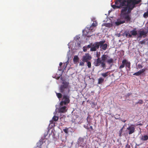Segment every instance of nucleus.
Wrapping results in <instances>:
<instances>
[{
  "label": "nucleus",
  "instance_id": "1",
  "mask_svg": "<svg viewBox=\"0 0 148 148\" xmlns=\"http://www.w3.org/2000/svg\"><path fill=\"white\" fill-rule=\"evenodd\" d=\"M141 1V0H126L127 6L121 10V13L125 12L127 10L128 13H130L132 10L135 7V5L138 4Z\"/></svg>",
  "mask_w": 148,
  "mask_h": 148
},
{
  "label": "nucleus",
  "instance_id": "2",
  "mask_svg": "<svg viewBox=\"0 0 148 148\" xmlns=\"http://www.w3.org/2000/svg\"><path fill=\"white\" fill-rule=\"evenodd\" d=\"M115 5H111L112 7L114 9L121 8H123V7L125 6V7L127 6L126 0H116L115 1Z\"/></svg>",
  "mask_w": 148,
  "mask_h": 148
},
{
  "label": "nucleus",
  "instance_id": "3",
  "mask_svg": "<svg viewBox=\"0 0 148 148\" xmlns=\"http://www.w3.org/2000/svg\"><path fill=\"white\" fill-rule=\"evenodd\" d=\"M69 102H60L59 107L58 106L56 105V107L58 109V112L64 113L67 110L66 105H67Z\"/></svg>",
  "mask_w": 148,
  "mask_h": 148
},
{
  "label": "nucleus",
  "instance_id": "4",
  "mask_svg": "<svg viewBox=\"0 0 148 148\" xmlns=\"http://www.w3.org/2000/svg\"><path fill=\"white\" fill-rule=\"evenodd\" d=\"M62 85L60 88V92L62 93L67 92L69 93L70 90L69 88V83L67 82H63Z\"/></svg>",
  "mask_w": 148,
  "mask_h": 148
},
{
  "label": "nucleus",
  "instance_id": "5",
  "mask_svg": "<svg viewBox=\"0 0 148 148\" xmlns=\"http://www.w3.org/2000/svg\"><path fill=\"white\" fill-rule=\"evenodd\" d=\"M94 65L96 66H100L101 67L104 68L106 67V63H104L100 58H98L94 62Z\"/></svg>",
  "mask_w": 148,
  "mask_h": 148
},
{
  "label": "nucleus",
  "instance_id": "6",
  "mask_svg": "<svg viewBox=\"0 0 148 148\" xmlns=\"http://www.w3.org/2000/svg\"><path fill=\"white\" fill-rule=\"evenodd\" d=\"M138 38H141L143 37L145 38L147 36V34L148 33V29L145 28L144 29L140 30L139 31Z\"/></svg>",
  "mask_w": 148,
  "mask_h": 148
},
{
  "label": "nucleus",
  "instance_id": "7",
  "mask_svg": "<svg viewBox=\"0 0 148 148\" xmlns=\"http://www.w3.org/2000/svg\"><path fill=\"white\" fill-rule=\"evenodd\" d=\"M100 47L99 41L95 42L93 44L92 43V47L90 49V51H95L98 49Z\"/></svg>",
  "mask_w": 148,
  "mask_h": 148
},
{
  "label": "nucleus",
  "instance_id": "8",
  "mask_svg": "<svg viewBox=\"0 0 148 148\" xmlns=\"http://www.w3.org/2000/svg\"><path fill=\"white\" fill-rule=\"evenodd\" d=\"M105 40L99 41L100 47L102 50L105 51L107 48L108 45L106 43L105 44Z\"/></svg>",
  "mask_w": 148,
  "mask_h": 148
},
{
  "label": "nucleus",
  "instance_id": "9",
  "mask_svg": "<svg viewBox=\"0 0 148 148\" xmlns=\"http://www.w3.org/2000/svg\"><path fill=\"white\" fill-rule=\"evenodd\" d=\"M130 13H128L127 11V13H125L123 15V18L125 20V21H126V23H130V22L131 18L128 14Z\"/></svg>",
  "mask_w": 148,
  "mask_h": 148
},
{
  "label": "nucleus",
  "instance_id": "10",
  "mask_svg": "<svg viewBox=\"0 0 148 148\" xmlns=\"http://www.w3.org/2000/svg\"><path fill=\"white\" fill-rule=\"evenodd\" d=\"M92 57L88 53H86L85 55L83 56L82 58V61L85 62H88L91 60Z\"/></svg>",
  "mask_w": 148,
  "mask_h": 148
},
{
  "label": "nucleus",
  "instance_id": "11",
  "mask_svg": "<svg viewBox=\"0 0 148 148\" xmlns=\"http://www.w3.org/2000/svg\"><path fill=\"white\" fill-rule=\"evenodd\" d=\"M78 144L82 147H84L86 144V142L84 141V138L82 137H79L78 140Z\"/></svg>",
  "mask_w": 148,
  "mask_h": 148
},
{
  "label": "nucleus",
  "instance_id": "12",
  "mask_svg": "<svg viewBox=\"0 0 148 148\" xmlns=\"http://www.w3.org/2000/svg\"><path fill=\"white\" fill-rule=\"evenodd\" d=\"M70 101L69 95L65 94L62 96V101L60 102H70Z\"/></svg>",
  "mask_w": 148,
  "mask_h": 148
},
{
  "label": "nucleus",
  "instance_id": "13",
  "mask_svg": "<svg viewBox=\"0 0 148 148\" xmlns=\"http://www.w3.org/2000/svg\"><path fill=\"white\" fill-rule=\"evenodd\" d=\"M127 129L128 130V133L129 134H132L135 131V128L133 126H130Z\"/></svg>",
  "mask_w": 148,
  "mask_h": 148
},
{
  "label": "nucleus",
  "instance_id": "14",
  "mask_svg": "<svg viewBox=\"0 0 148 148\" xmlns=\"http://www.w3.org/2000/svg\"><path fill=\"white\" fill-rule=\"evenodd\" d=\"M146 70V68L142 69L141 70H139L137 72L134 73L133 75L137 76H139L142 73H143Z\"/></svg>",
  "mask_w": 148,
  "mask_h": 148
},
{
  "label": "nucleus",
  "instance_id": "15",
  "mask_svg": "<svg viewBox=\"0 0 148 148\" xmlns=\"http://www.w3.org/2000/svg\"><path fill=\"white\" fill-rule=\"evenodd\" d=\"M108 57V56L106 55L103 54L101 56V60L104 63H105Z\"/></svg>",
  "mask_w": 148,
  "mask_h": 148
},
{
  "label": "nucleus",
  "instance_id": "16",
  "mask_svg": "<svg viewBox=\"0 0 148 148\" xmlns=\"http://www.w3.org/2000/svg\"><path fill=\"white\" fill-rule=\"evenodd\" d=\"M90 117L88 116L87 118V121H88V124L87 125H84V127L88 130H89V128L88 127V124L90 123Z\"/></svg>",
  "mask_w": 148,
  "mask_h": 148
},
{
  "label": "nucleus",
  "instance_id": "17",
  "mask_svg": "<svg viewBox=\"0 0 148 148\" xmlns=\"http://www.w3.org/2000/svg\"><path fill=\"white\" fill-rule=\"evenodd\" d=\"M122 64L119 67V69H121L125 67V63L126 62V60L124 59L122 61Z\"/></svg>",
  "mask_w": 148,
  "mask_h": 148
},
{
  "label": "nucleus",
  "instance_id": "18",
  "mask_svg": "<svg viewBox=\"0 0 148 148\" xmlns=\"http://www.w3.org/2000/svg\"><path fill=\"white\" fill-rule=\"evenodd\" d=\"M148 139V136L147 135L142 136L140 138V140L142 141H146Z\"/></svg>",
  "mask_w": 148,
  "mask_h": 148
},
{
  "label": "nucleus",
  "instance_id": "19",
  "mask_svg": "<svg viewBox=\"0 0 148 148\" xmlns=\"http://www.w3.org/2000/svg\"><path fill=\"white\" fill-rule=\"evenodd\" d=\"M79 60V58L78 57V56H74L73 60L75 64H76L77 62H78V61Z\"/></svg>",
  "mask_w": 148,
  "mask_h": 148
},
{
  "label": "nucleus",
  "instance_id": "20",
  "mask_svg": "<svg viewBox=\"0 0 148 148\" xmlns=\"http://www.w3.org/2000/svg\"><path fill=\"white\" fill-rule=\"evenodd\" d=\"M130 32L133 36H136L137 34V31H136V28H134L133 30L131 31Z\"/></svg>",
  "mask_w": 148,
  "mask_h": 148
},
{
  "label": "nucleus",
  "instance_id": "21",
  "mask_svg": "<svg viewBox=\"0 0 148 148\" xmlns=\"http://www.w3.org/2000/svg\"><path fill=\"white\" fill-rule=\"evenodd\" d=\"M125 23V20L121 21V20L118 21H117L115 22V23L116 25H120L121 24H122L124 23Z\"/></svg>",
  "mask_w": 148,
  "mask_h": 148
},
{
  "label": "nucleus",
  "instance_id": "22",
  "mask_svg": "<svg viewBox=\"0 0 148 148\" xmlns=\"http://www.w3.org/2000/svg\"><path fill=\"white\" fill-rule=\"evenodd\" d=\"M130 64L131 63L130 62H128L126 60V62L125 63L126 67L128 68L129 70L130 69Z\"/></svg>",
  "mask_w": 148,
  "mask_h": 148
},
{
  "label": "nucleus",
  "instance_id": "23",
  "mask_svg": "<svg viewBox=\"0 0 148 148\" xmlns=\"http://www.w3.org/2000/svg\"><path fill=\"white\" fill-rule=\"evenodd\" d=\"M83 35L89 37L91 36L88 35V32L85 30H83Z\"/></svg>",
  "mask_w": 148,
  "mask_h": 148
},
{
  "label": "nucleus",
  "instance_id": "24",
  "mask_svg": "<svg viewBox=\"0 0 148 148\" xmlns=\"http://www.w3.org/2000/svg\"><path fill=\"white\" fill-rule=\"evenodd\" d=\"M104 81V79L102 78H100L98 79V84H99L103 82Z\"/></svg>",
  "mask_w": 148,
  "mask_h": 148
},
{
  "label": "nucleus",
  "instance_id": "25",
  "mask_svg": "<svg viewBox=\"0 0 148 148\" xmlns=\"http://www.w3.org/2000/svg\"><path fill=\"white\" fill-rule=\"evenodd\" d=\"M56 95L58 99H60L62 98V95L61 93H56Z\"/></svg>",
  "mask_w": 148,
  "mask_h": 148
},
{
  "label": "nucleus",
  "instance_id": "26",
  "mask_svg": "<svg viewBox=\"0 0 148 148\" xmlns=\"http://www.w3.org/2000/svg\"><path fill=\"white\" fill-rule=\"evenodd\" d=\"M107 62L109 64L112 63L113 62V60L112 58L108 60Z\"/></svg>",
  "mask_w": 148,
  "mask_h": 148
},
{
  "label": "nucleus",
  "instance_id": "27",
  "mask_svg": "<svg viewBox=\"0 0 148 148\" xmlns=\"http://www.w3.org/2000/svg\"><path fill=\"white\" fill-rule=\"evenodd\" d=\"M42 144V142L41 141H39L37 143V146L39 147L40 148L41 147V145Z\"/></svg>",
  "mask_w": 148,
  "mask_h": 148
},
{
  "label": "nucleus",
  "instance_id": "28",
  "mask_svg": "<svg viewBox=\"0 0 148 148\" xmlns=\"http://www.w3.org/2000/svg\"><path fill=\"white\" fill-rule=\"evenodd\" d=\"M52 119L53 120L55 121H57L58 119V116H54L53 118H52Z\"/></svg>",
  "mask_w": 148,
  "mask_h": 148
},
{
  "label": "nucleus",
  "instance_id": "29",
  "mask_svg": "<svg viewBox=\"0 0 148 148\" xmlns=\"http://www.w3.org/2000/svg\"><path fill=\"white\" fill-rule=\"evenodd\" d=\"M108 72H107L105 73H102L101 74V75L102 76L104 77H107L108 75Z\"/></svg>",
  "mask_w": 148,
  "mask_h": 148
},
{
  "label": "nucleus",
  "instance_id": "30",
  "mask_svg": "<svg viewBox=\"0 0 148 148\" xmlns=\"http://www.w3.org/2000/svg\"><path fill=\"white\" fill-rule=\"evenodd\" d=\"M97 25V23L96 22H94L91 25V26L92 27H96Z\"/></svg>",
  "mask_w": 148,
  "mask_h": 148
},
{
  "label": "nucleus",
  "instance_id": "31",
  "mask_svg": "<svg viewBox=\"0 0 148 148\" xmlns=\"http://www.w3.org/2000/svg\"><path fill=\"white\" fill-rule=\"evenodd\" d=\"M87 63V65L88 68H90L91 67V63L90 62L88 61L86 62Z\"/></svg>",
  "mask_w": 148,
  "mask_h": 148
},
{
  "label": "nucleus",
  "instance_id": "32",
  "mask_svg": "<svg viewBox=\"0 0 148 148\" xmlns=\"http://www.w3.org/2000/svg\"><path fill=\"white\" fill-rule=\"evenodd\" d=\"M91 104V107L92 108H93L95 106V105L97 104V102H92Z\"/></svg>",
  "mask_w": 148,
  "mask_h": 148
},
{
  "label": "nucleus",
  "instance_id": "33",
  "mask_svg": "<svg viewBox=\"0 0 148 148\" xmlns=\"http://www.w3.org/2000/svg\"><path fill=\"white\" fill-rule=\"evenodd\" d=\"M105 26L106 27H110L112 25L110 23H106L105 24Z\"/></svg>",
  "mask_w": 148,
  "mask_h": 148
},
{
  "label": "nucleus",
  "instance_id": "34",
  "mask_svg": "<svg viewBox=\"0 0 148 148\" xmlns=\"http://www.w3.org/2000/svg\"><path fill=\"white\" fill-rule=\"evenodd\" d=\"M86 46L87 47V48H91L92 47V43H91L90 45H88L87 46Z\"/></svg>",
  "mask_w": 148,
  "mask_h": 148
},
{
  "label": "nucleus",
  "instance_id": "35",
  "mask_svg": "<svg viewBox=\"0 0 148 148\" xmlns=\"http://www.w3.org/2000/svg\"><path fill=\"white\" fill-rule=\"evenodd\" d=\"M63 131L65 133L67 134L68 133V128H66L63 130Z\"/></svg>",
  "mask_w": 148,
  "mask_h": 148
},
{
  "label": "nucleus",
  "instance_id": "36",
  "mask_svg": "<svg viewBox=\"0 0 148 148\" xmlns=\"http://www.w3.org/2000/svg\"><path fill=\"white\" fill-rule=\"evenodd\" d=\"M87 47L86 46L83 47V50L84 52L86 51L87 50Z\"/></svg>",
  "mask_w": 148,
  "mask_h": 148
},
{
  "label": "nucleus",
  "instance_id": "37",
  "mask_svg": "<svg viewBox=\"0 0 148 148\" xmlns=\"http://www.w3.org/2000/svg\"><path fill=\"white\" fill-rule=\"evenodd\" d=\"M85 62H84L83 61L79 63V65L80 66H83L84 65V63Z\"/></svg>",
  "mask_w": 148,
  "mask_h": 148
},
{
  "label": "nucleus",
  "instance_id": "38",
  "mask_svg": "<svg viewBox=\"0 0 148 148\" xmlns=\"http://www.w3.org/2000/svg\"><path fill=\"white\" fill-rule=\"evenodd\" d=\"M137 66L139 69H142L143 67V66L140 64H138Z\"/></svg>",
  "mask_w": 148,
  "mask_h": 148
},
{
  "label": "nucleus",
  "instance_id": "39",
  "mask_svg": "<svg viewBox=\"0 0 148 148\" xmlns=\"http://www.w3.org/2000/svg\"><path fill=\"white\" fill-rule=\"evenodd\" d=\"M129 34V33H128V32H125V36L126 37H128V36Z\"/></svg>",
  "mask_w": 148,
  "mask_h": 148
},
{
  "label": "nucleus",
  "instance_id": "40",
  "mask_svg": "<svg viewBox=\"0 0 148 148\" xmlns=\"http://www.w3.org/2000/svg\"><path fill=\"white\" fill-rule=\"evenodd\" d=\"M89 128V130H90V131L91 130L92 131L93 130V129L92 127V126H90Z\"/></svg>",
  "mask_w": 148,
  "mask_h": 148
},
{
  "label": "nucleus",
  "instance_id": "41",
  "mask_svg": "<svg viewBox=\"0 0 148 148\" xmlns=\"http://www.w3.org/2000/svg\"><path fill=\"white\" fill-rule=\"evenodd\" d=\"M122 129H121V130L119 131V132H120V133L119 134V136H121V132H122Z\"/></svg>",
  "mask_w": 148,
  "mask_h": 148
},
{
  "label": "nucleus",
  "instance_id": "42",
  "mask_svg": "<svg viewBox=\"0 0 148 148\" xmlns=\"http://www.w3.org/2000/svg\"><path fill=\"white\" fill-rule=\"evenodd\" d=\"M132 34H129V35H128V37H130V38H131L132 37Z\"/></svg>",
  "mask_w": 148,
  "mask_h": 148
},
{
  "label": "nucleus",
  "instance_id": "43",
  "mask_svg": "<svg viewBox=\"0 0 148 148\" xmlns=\"http://www.w3.org/2000/svg\"><path fill=\"white\" fill-rule=\"evenodd\" d=\"M62 65V63L61 62H60L59 64V66H61Z\"/></svg>",
  "mask_w": 148,
  "mask_h": 148
},
{
  "label": "nucleus",
  "instance_id": "44",
  "mask_svg": "<svg viewBox=\"0 0 148 148\" xmlns=\"http://www.w3.org/2000/svg\"><path fill=\"white\" fill-rule=\"evenodd\" d=\"M97 57L98 58H99V55H97Z\"/></svg>",
  "mask_w": 148,
  "mask_h": 148
},
{
  "label": "nucleus",
  "instance_id": "45",
  "mask_svg": "<svg viewBox=\"0 0 148 148\" xmlns=\"http://www.w3.org/2000/svg\"><path fill=\"white\" fill-rule=\"evenodd\" d=\"M142 102H137V103H140V104H142Z\"/></svg>",
  "mask_w": 148,
  "mask_h": 148
},
{
  "label": "nucleus",
  "instance_id": "46",
  "mask_svg": "<svg viewBox=\"0 0 148 148\" xmlns=\"http://www.w3.org/2000/svg\"><path fill=\"white\" fill-rule=\"evenodd\" d=\"M126 120L122 121L124 123L125 122H126Z\"/></svg>",
  "mask_w": 148,
  "mask_h": 148
},
{
  "label": "nucleus",
  "instance_id": "47",
  "mask_svg": "<svg viewBox=\"0 0 148 148\" xmlns=\"http://www.w3.org/2000/svg\"><path fill=\"white\" fill-rule=\"evenodd\" d=\"M95 148H98V147H95Z\"/></svg>",
  "mask_w": 148,
  "mask_h": 148
},
{
  "label": "nucleus",
  "instance_id": "48",
  "mask_svg": "<svg viewBox=\"0 0 148 148\" xmlns=\"http://www.w3.org/2000/svg\"><path fill=\"white\" fill-rule=\"evenodd\" d=\"M147 28H148V27H147Z\"/></svg>",
  "mask_w": 148,
  "mask_h": 148
}]
</instances>
